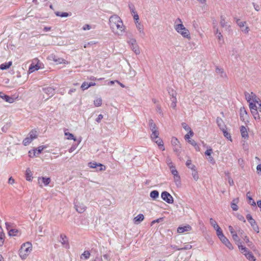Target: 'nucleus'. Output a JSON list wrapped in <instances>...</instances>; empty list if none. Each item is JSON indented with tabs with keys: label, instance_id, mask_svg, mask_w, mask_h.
<instances>
[{
	"label": "nucleus",
	"instance_id": "42",
	"mask_svg": "<svg viewBox=\"0 0 261 261\" xmlns=\"http://www.w3.org/2000/svg\"><path fill=\"white\" fill-rule=\"evenodd\" d=\"M223 132L224 136L227 139L231 140V135L226 130V128H224L223 129H221Z\"/></svg>",
	"mask_w": 261,
	"mask_h": 261
},
{
	"label": "nucleus",
	"instance_id": "6",
	"mask_svg": "<svg viewBox=\"0 0 261 261\" xmlns=\"http://www.w3.org/2000/svg\"><path fill=\"white\" fill-rule=\"evenodd\" d=\"M245 96L246 99L248 102L253 101L255 103H258V102H260L259 99L253 92H251L250 93L245 92Z\"/></svg>",
	"mask_w": 261,
	"mask_h": 261
},
{
	"label": "nucleus",
	"instance_id": "58",
	"mask_svg": "<svg viewBox=\"0 0 261 261\" xmlns=\"http://www.w3.org/2000/svg\"><path fill=\"white\" fill-rule=\"evenodd\" d=\"M89 87V83L87 82H84L82 85L81 88L83 90H85L87 89Z\"/></svg>",
	"mask_w": 261,
	"mask_h": 261
},
{
	"label": "nucleus",
	"instance_id": "41",
	"mask_svg": "<svg viewBox=\"0 0 261 261\" xmlns=\"http://www.w3.org/2000/svg\"><path fill=\"white\" fill-rule=\"evenodd\" d=\"M65 136L67 137L66 138L68 140H73L74 141L76 140L75 138L74 137L72 134L68 132H65Z\"/></svg>",
	"mask_w": 261,
	"mask_h": 261
},
{
	"label": "nucleus",
	"instance_id": "30",
	"mask_svg": "<svg viewBox=\"0 0 261 261\" xmlns=\"http://www.w3.org/2000/svg\"><path fill=\"white\" fill-rule=\"evenodd\" d=\"M238 248L241 252L244 255H245V254H246L248 252H250L248 248L242 245V244L239 245Z\"/></svg>",
	"mask_w": 261,
	"mask_h": 261
},
{
	"label": "nucleus",
	"instance_id": "5",
	"mask_svg": "<svg viewBox=\"0 0 261 261\" xmlns=\"http://www.w3.org/2000/svg\"><path fill=\"white\" fill-rule=\"evenodd\" d=\"M127 43L130 45L131 49L136 54L138 55L140 53L139 47L137 43L136 40L135 38H129L127 41Z\"/></svg>",
	"mask_w": 261,
	"mask_h": 261
},
{
	"label": "nucleus",
	"instance_id": "54",
	"mask_svg": "<svg viewBox=\"0 0 261 261\" xmlns=\"http://www.w3.org/2000/svg\"><path fill=\"white\" fill-rule=\"evenodd\" d=\"M192 248V246L189 244H185L184 246L180 248H177V250H189Z\"/></svg>",
	"mask_w": 261,
	"mask_h": 261
},
{
	"label": "nucleus",
	"instance_id": "7",
	"mask_svg": "<svg viewBox=\"0 0 261 261\" xmlns=\"http://www.w3.org/2000/svg\"><path fill=\"white\" fill-rule=\"evenodd\" d=\"M162 199L167 203L172 204L174 202L173 198L168 192L164 191L161 194Z\"/></svg>",
	"mask_w": 261,
	"mask_h": 261
},
{
	"label": "nucleus",
	"instance_id": "36",
	"mask_svg": "<svg viewBox=\"0 0 261 261\" xmlns=\"http://www.w3.org/2000/svg\"><path fill=\"white\" fill-rule=\"evenodd\" d=\"M144 217L143 214H139L134 218V221L135 223H140L144 220Z\"/></svg>",
	"mask_w": 261,
	"mask_h": 261
},
{
	"label": "nucleus",
	"instance_id": "60",
	"mask_svg": "<svg viewBox=\"0 0 261 261\" xmlns=\"http://www.w3.org/2000/svg\"><path fill=\"white\" fill-rule=\"evenodd\" d=\"M128 7H129V8L132 13H133L134 14L136 13V12L135 11V7L133 4H129Z\"/></svg>",
	"mask_w": 261,
	"mask_h": 261
},
{
	"label": "nucleus",
	"instance_id": "11",
	"mask_svg": "<svg viewBox=\"0 0 261 261\" xmlns=\"http://www.w3.org/2000/svg\"><path fill=\"white\" fill-rule=\"evenodd\" d=\"M219 239L229 249L232 250L233 249L232 245L224 235L220 237Z\"/></svg>",
	"mask_w": 261,
	"mask_h": 261
},
{
	"label": "nucleus",
	"instance_id": "56",
	"mask_svg": "<svg viewBox=\"0 0 261 261\" xmlns=\"http://www.w3.org/2000/svg\"><path fill=\"white\" fill-rule=\"evenodd\" d=\"M103 257L105 259H106V260H107L108 261H110V260H111V251H108V253L103 254Z\"/></svg>",
	"mask_w": 261,
	"mask_h": 261
},
{
	"label": "nucleus",
	"instance_id": "62",
	"mask_svg": "<svg viewBox=\"0 0 261 261\" xmlns=\"http://www.w3.org/2000/svg\"><path fill=\"white\" fill-rule=\"evenodd\" d=\"M231 207L234 211H236L238 210V206L236 203L231 202Z\"/></svg>",
	"mask_w": 261,
	"mask_h": 261
},
{
	"label": "nucleus",
	"instance_id": "61",
	"mask_svg": "<svg viewBox=\"0 0 261 261\" xmlns=\"http://www.w3.org/2000/svg\"><path fill=\"white\" fill-rule=\"evenodd\" d=\"M182 127L186 130L188 131L191 128L188 126L187 124L185 122L181 123Z\"/></svg>",
	"mask_w": 261,
	"mask_h": 261
},
{
	"label": "nucleus",
	"instance_id": "19",
	"mask_svg": "<svg viewBox=\"0 0 261 261\" xmlns=\"http://www.w3.org/2000/svg\"><path fill=\"white\" fill-rule=\"evenodd\" d=\"M220 23L222 28H227L228 29L230 28V25L227 24V22L226 20V17L224 16H221Z\"/></svg>",
	"mask_w": 261,
	"mask_h": 261
},
{
	"label": "nucleus",
	"instance_id": "14",
	"mask_svg": "<svg viewBox=\"0 0 261 261\" xmlns=\"http://www.w3.org/2000/svg\"><path fill=\"white\" fill-rule=\"evenodd\" d=\"M42 90L49 97L53 96L55 93V89L50 87L43 88Z\"/></svg>",
	"mask_w": 261,
	"mask_h": 261
},
{
	"label": "nucleus",
	"instance_id": "52",
	"mask_svg": "<svg viewBox=\"0 0 261 261\" xmlns=\"http://www.w3.org/2000/svg\"><path fill=\"white\" fill-rule=\"evenodd\" d=\"M166 163L167 164V165L168 166L169 168H170L173 166H174L173 165V164L172 162V160L171 159L169 158V157H168L167 159H166Z\"/></svg>",
	"mask_w": 261,
	"mask_h": 261
},
{
	"label": "nucleus",
	"instance_id": "27",
	"mask_svg": "<svg viewBox=\"0 0 261 261\" xmlns=\"http://www.w3.org/2000/svg\"><path fill=\"white\" fill-rule=\"evenodd\" d=\"M249 223L250 224L251 227H252L253 229L257 233H258L259 232V227L256 222V221H255V220L252 221H250L249 222Z\"/></svg>",
	"mask_w": 261,
	"mask_h": 261
},
{
	"label": "nucleus",
	"instance_id": "25",
	"mask_svg": "<svg viewBox=\"0 0 261 261\" xmlns=\"http://www.w3.org/2000/svg\"><path fill=\"white\" fill-rule=\"evenodd\" d=\"M216 72L217 74H219L221 77L225 78L227 77L226 73L222 68L217 67L216 68Z\"/></svg>",
	"mask_w": 261,
	"mask_h": 261
},
{
	"label": "nucleus",
	"instance_id": "45",
	"mask_svg": "<svg viewBox=\"0 0 261 261\" xmlns=\"http://www.w3.org/2000/svg\"><path fill=\"white\" fill-rule=\"evenodd\" d=\"M168 93L171 97L176 96L177 93L173 89L169 88L168 89Z\"/></svg>",
	"mask_w": 261,
	"mask_h": 261
},
{
	"label": "nucleus",
	"instance_id": "34",
	"mask_svg": "<svg viewBox=\"0 0 261 261\" xmlns=\"http://www.w3.org/2000/svg\"><path fill=\"white\" fill-rule=\"evenodd\" d=\"M245 257L247 259L249 260L250 261H255L256 258L253 255L252 253L251 252H248L246 254H245Z\"/></svg>",
	"mask_w": 261,
	"mask_h": 261
},
{
	"label": "nucleus",
	"instance_id": "3",
	"mask_svg": "<svg viewBox=\"0 0 261 261\" xmlns=\"http://www.w3.org/2000/svg\"><path fill=\"white\" fill-rule=\"evenodd\" d=\"M32 251V243L27 242L22 244L19 250V255L22 259H25Z\"/></svg>",
	"mask_w": 261,
	"mask_h": 261
},
{
	"label": "nucleus",
	"instance_id": "57",
	"mask_svg": "<svg viewBox=\"0 0 261 261\" xmlns=\"http://www.w3.org/2000/svg\"><path fill=\"white\" fill-rule=\"evenodd\" d=\"M170 171L173 176L176 175L178 174V172L175 168V166H173L170 168Z\"/></svg>",
	"mask_w": 261,
	"mask_h": 261
},
{
	"label": "nucleus",
	"instance_id": "31",
	"mask_svg": "<svg viewBox=\"0 0 261 261\" xmlns=\"http://www.w3.org/2000/svg\"><path fill=\"white\" fill-rule=\"evenodd\" d=\"M150 196L152 199L155 200L156 198H159V193L156 190H153L150 192Z\"/></svg>",
	"mask_w": 261,
	"mask_h": 261
},
{
	"label": "nucleus",
	"instance_id": "51",
	"mask_svg": "<svg viewBox=\"0 0 261 261\" xmlns=\"http://www.w3.org/2000/svg\"><path fill=\"white\" fill-rule=\"evenodd\" d=\"M39 68H38L37 65H31L29 69V71L30 73L33 72L35 70H37Z\"/></svg>",
	"mask_w": 261,
	"mask_h": 261
},
{
	"label": "nucleus",
	"instance_id": "35",
	"mask_svg": "<svg viewBox=\"0 0 261 261\" xmlns=\"http://www.w3.org/2000/svg\"><path fill=\"white\" fill-rule=\"evenodd\" d=\"M232 238L236 244L238 245V247H239V245L242 244L237 233L232 236Z\"/></svg>",
	"mask_w": 261,
	"mask_h": 261
},
{
	"label": "nucleus",
	"instance_id": "40",
	"mask_svg": "<svg viewBox=\"0 0 261 261\" xmlns=\"http://www.w3.org/2000/svg\"><path fill=\"white\" fill-rule=\"evenodd\" d=\"M210 222L211 225L214 227L215 229H216L217 228L219 227L216 221L213 218H211L210 219Z\"/></svg>",
	"mask_w": 261,
	"mask_h": 261
},
{
	"label": "nucleus",
	"instance_id": "59",
	"mask_svg": "<svg viewBox=\"0 0 261 261\" xmlns=\"http://www.w3.org/2000/svg\"><path fill=\"white\" fill-rule=\"evenodd\" d=\"M228 229H229V231H230L231 236H233V235H234V234H237L236 230H234L232 226H231L230 225L229 226H228Z\"/></svg>",
	"mask_w": 261,
	"mask_h": 261
},
{
	"label": "nucleus",
	"instance_id": "43",
	"mask_svg": "<svg viewBox=\"0 0 261 261\" xmlns=\"http://www.w3.org/2000/svg\"><path fill=\"white\" fill-rule=\"evenodd\" d=\"M94 104L95 107H99L102 104V99L101 98H97L94 101Z\"/></svg>",
	"mask_w": 261,
	"mask_h": 261
},
{
	"label": "nucleus",
	"instance_id": "53",
	"mask_svg": "<svg viewBox=\"0 0 261 261\" xmlns=\"http://www.w3.org/2000/svg\"><path fill=\"white\" fill-rule=\"evenodd\" d=\"M215 230H216L217 235L219 238H220V237H221V236H224L223 233L220 227L217 228Z\"/></svg>",
	"mask_w": 261,
	"mask_h": 261
},
{
	"label": "nucleus",
	"instance_id": "63",
	"mask_svg": "<svg viewBox=\"0 0 261 261\" xmlns=\"http://www.w3.org/2000/svg\"><path fill=\"white\" fill-rule=\"evenodd\" d=\"M213 152V150L211 148L207 149L205 152V154L207 156H211Z\"/></svg>",
	"mask_w": 261,
	"mask_h": 261
},
{
	"label": "nucleus",
	"instance_id": "15",
	"mask_svg": "<svg viewBox=\"0 0 261 261\" xmlns=\"http://www.w3.org/2000/svg\"><path fill=\"white\" fill-rule=\"evenodd\" d=\"M240 111L241 120H242L243 121H245L246 120H247L248 114L245 109L244 107H242L241 108Z\"/></svg>",
	"mask_w": 261,
	"mask_h": 261
},
{
	"label": "nucleus",
	"instance_id": "20",
	"mask_svg": "<svg viewBox=\"0 0 261 261\" xmlns=\"http://www.w3.org/2000/svg\"><path fill=\"white\" fill-rule=\"evenodd\" d=\"M60 239L59 240L60 242L62 244L65 245L66 247L68 246V238L64 234H61L60 235Z\"/></svg>",
	"mask_w": 261,
	"mask_h": 261
},
{
	"label": "nucleus",
	"instance_id": "49",
	"mask_svg": "<svg viewBox=\"0 0 261 261\" xmlns=\"http://www.w3.org/2000/svg\"><path fill=\"white\" fill-rule=\"evenodd\" d=\"M236 23L241 28H242L245 26L246 22V21H241L239 19H237Z\"/></svg>",
	"mask_w": 261,
	"mask_h": 261
},
{
	"label": "nucleus",
	"instance_id": "8",
	"mask_svg": "<svg viewBox=\"0 0 261 261\" xmlns=\"http://www.w3.org/2000/svg\"><path fill=\"white\" fill-rule=\"evenodd\" d=\"M45 147L43 146H39L37 148L34 149L29 151V155L31 158H34L37 156L40 153H41Z\"/></svg>",
	"mask_w": 261,
	"mask_h": 261
},
{
	"label": "nucleus",
	"instance_id": "47",
	"mask_svg": "<svg viewBox=\"0 0 261 261\" xmlns=\"http://www.w3.org/2000/svg\"><path fill=\"white\" fill-rule=\"evenodd\" d=\"M90 255V252L88 251H85L82 254L81 258H84L85 259H87L89 258Z\"/></svg>",
	"mask_w": 261,
	"mask_h": 261
},
{
	"label": "nucleus",
	"instance_id": "17",
	"mask_svg": "<svg viewBox=\"0 0 261 261\" xmlns=\"http://www.w3.org/2000/svg\"><path fill=\"white\" fill-rule=\"evenodd\" d=\"M0 97L4 99L6 102L9 103H12L14 102V99L7 95L5 94L2 92H0Z\"/></svg>",
	"mask_w": 261,
	"mask_h": 261
},
{
	"label": "nucleus",
	"instance_id": "1",
	"mask_svg": "<svg viewBox=\"0 0 261 261\" xmlns=\"http://www.w3.org/2000/svg\"><path fill=\"white\" fill-rule=\"evenodd\" d=\"M109 25L112 31L117 36H122L125 31V27L122 19L117 15H113L109 18Z\"/></svg>",
	"mask_w": 261,
	"mask_h": 261
},
{
	"label": "nucleus",
	"instance_id": "64",
	"mask_svg": "<svg viewBox=\"0 0 261 261\" xmlns=\"http://www.w3.org/2000/svg\"><path fill=\"white\" fill-rule=\"evenodd\" d=\"M134 19L135 20L136 23H139V17L137 13L134 14Z\"/></svg>",
	"mask_w": 261,
	"mask_h": 261
},
{
	"label": "nucleus",
	"instance_id": "28",
	"mask_svg": "<svg viewBox=\"0 0 261 261\" xmlns=\"http://www.w3.org/2000/svg\"><path fill=\"white\" fill-rule=\"evenodd\" d=\"M32 175H33V174H32L31 170L29 168H28L26 170V172H25L26 179L28 181H31L32 179Z\"/></svg>",
	"mask_w": 261,
	"mask_h": 261
},
{
	"label": "nucleus",
	"instance_id": "46",
	"mask_svg": "<svg viewBox=\"0 0 261 261\" xmlns=\"http://www.w3.org/2000/svg\"><path fill=\"white\" fill-rule=\"evenodd\" d=\"M33 141V140L30 137H27L25 138L23 141V144L24 146H27L32 141Z\"/></svg>",
	"mask_w": 261,
	"mask_h": 261
},
{
	"label": "nucleus",
	"instance_id": "33",
	"mask_svg": "<svg viewBox=\"0 0 261 261\" xmlns=\"http://www.w3.org/2000/svg\"><path fill=\"white\" fill-rule=\"evenodd\" d=\"M12 65V62H9L8 63H5L2 64L0 65V69L1 70H6L8 69Z\"/></svg>",
	"mask_w": 261,
	"mask_h": 261
},
{
	"label": "nucleus",
	"instance_id": "37",
	"mask_svg": "<svg viewBox=\"0 0 261 261\" xmlns=\"http://www.w3.org/2000/svg\"><path fill=\"white\" fill-rule=\"evenodd\" d=\"M244 240L247 244L248 246L250 248L253 249L254 247L253 243L252 242L250 241L249 238L247 236H245Z\"/></svg>",
	"mask_w": 261,
	"mask_h": 261
},
{
	"label": "nucleus",
	"instance_id": "39",
	"mask_svg": "<svg viewBox=\"0 0 261 261\" xmlns=\"http://www.w3.org/2000/svg\"><path fill=\"white\" fill-rule=\"evenodd\" d=\"M251 114H252L255 120H259L260 119L258 112L257 110H254L251 111Z\"/></svg>",
	"mask_w": 261,
	"mask_h": 261
},
{
	"label": "nucleus",
	"instance_id": "48",
	"mask_svg": "<svg viewBox=\"0 0 261 261\" xmlns=\"http://www.w3.org/2000/svg\"><path fill=\"white\" fill-rule=\"evenodd\" d=\"M249 194H250V192H248L247 193V198L249 200V202L250 203H251V204L252 205H255L256 204H255V201L253 200L252 198L249 195Z\"/></svg>",
	"mask_w": 261,
	"mask_h": 261
},
{
	"label": "nucleus",
	"instance_id": "9",
	"mask_svg": "<svg viewBox=\"0 0 261 261\" xmlns=\"http://www.w3.org/2000/svg\"><path fill=\"white\" fill-rule=\"evenodd\" d=\"M48 59L50 61H53L57 64L64 63L67 64L68 62H66V61L62 58H58L56 57L55 55L51 54L48 57Z\"/></svg>",
	"mask_w": 261,
	"mask_h": 261
},
{
	"label": "nucleus",
	"instance_id": "24",
	"mask_svg": "<svg viewBox=\"0 0 261 261\" xmlns=\"http://www.w3.org/2000/svg\"><path fill=\"white\" fill-rule=\"evenodd\" d=\"M148 125H149V129L151 131V133H152L153 132H155V131L158 130L156 125L154 123L152 119L149 120Z\"/></svg>",
	"mask_w": 261,
	"mask_h": 261
},
{
	"label": "nucleus",
	"instance_id": "2",
	"mask_svg": "<svg viewBox=\"0 0 261 261\" xmlns=\"http://www.w3.org/2000/svg\"><path fill=\"white\" fill-rule=\"evenodd\" d=\"M174 28L176 31L180 34L183 37L187 39L190 38L189 31L184 27L180 18H178L176 19L174 22Z\"/></svg>",
	"mask_w": 261,
	"mask_h": 261
},
{
	"label": "nucleus",
	"instance_id": "10",
	"mask_svg": "<svg viewBox=\"0 0 261 261\" xmlns=\"http://www.w3.org/2000/svg\"><path fill=\"white\" fill-rule=\"evenodd\" d=\"M171 144L174 147V151L178 152L179 151L180 146L179 141L175 137H173L171 140Z\"/></svg>",
	"mask_w": 261,
	"mask_h": 261
},
{
	"label": "nucleus",
	"instance_id": "18",
	"mask_svg": "<svg viewBox=\"0 0 261 261\" xmlns=\"http://www.w3.org/2000/svg\"><path fill=\"white\" fill-rule=\"evenodd\" d=\"M216 122L218 127L221 130H224V128H226V126L225 125L223 120L221 118L217 117L216 119Z\"/></svg>",
	"mask_w": 261,
	"mask_h": 261
},
{
	"label": "nucleus",
	"instance_id": "13",
	"mask_svg": "<svg viewBox=\"0 0 261 261\" xmlns=\"http://www.w3.org/2000/svg\"><path fill=\"white\" fill-rule=\"evenodd\" d=\"M88 166L91 168H95L97 167H99V171H105L106 167L100 163H97L96 162H90L88 163Z\"/></svg>",
	"mask_w": 261,
	"mask_h": 261
},
{
	"label": "nucleus",
	"instance_id": "4",
	"mask_svg": "<svg viewBox=\"0 0 261 261\" xmlns=\"http://www.w3.org/2000/svg\"><path fill=\"white\" fill-rule=\"evenodd\" d=\"M159 130L153 132L150 135V138L152 141L156 143L160 149L162 150H165L164 147L163 142L162 140L159 137Z\"/></svg>",
	"mask_w": 261,
	"mask_h": 261
},
{
	"label": "nucleus",
	"instance_id": "23",
	"mask_svg": "<svg viewBox=\"0 0 261 261\" xmlns=\"http://www.w3.org/2000/svg\"><path fill=\"white\" fill-rule=\"evenodd\" d=\"M75 207L77 212L82 213L86 210V206L82 203L75 204Z\"/></svg>",
	"mask_w": 261,
	"mask_h": 261
},
{
	"label": "nucleus",
	"instance_id": "55",
	"mask_svg": "<svg viewBox=\"0 0 261 261\" xmlns=\"http://www.w3.org/2000/svg\"><path fill=\"white\" fill-rule=\"evenodd\" d=\"M192 175L195 180L197 181L198 179V174L196 170L192 171Z\"/></svg>",
	"mask_w": 261,
	"mask_h": 261
},
{
	"label": "nucleus",
	"instance_id": "29",
	"mask_svg": "<svg viewBox=\"0 0 261 261\" xmlns=\"http://www.w3.org/2000/svg\"><path fill=\"white\" fill-rule=\"evenodd\" d=\"M174 181L177 187H180L181 186L180 177L179 174L173 176Z\"/></svg>",
	"mask_w": 261,
	"mask_h": 261
},
{
	"label": "nucleus",
	"instance_id": "50",
	"mask_svg": "<svg viewBox=\"0 0 261 261\" xmlns=\"http://www.w3.org/2000/svg\"><path fill=\"white\" fill-rule=\"evenodd\" d=\"M37 136V132L32 130L29 134V137L33 140L36 138Z\"/></svg>",
	"mask_w": 261,
	"mask_h": 261
},
{
	"label": "nucleus",
	"instance_id": "26",
	"mask_svg": "<svg viewBox=\"0 0 261 261\" xmlns=\"http://www.w3.org/2000/svg\"><path fill=\"white\" fill-rule=\"evenodd\" d=\"M8 231L10 236H17L19 233L18 230L15 228H8Z\"/></svg>",
	"mask_w": 261,
	"mask_h": 261
},
{
	"label": "nucleus",
	"instance_id": "38",
	"mask_svg": "<svg viewBox=\"0 0 261 261\" xmlns=\"http://www.w3.org/2000/svg\"><path fill=\"white\" fill-rule=\"evenodd\" d=\"M55 14L56 15V16H60L61 17H66L71 15V14H70L67 12H58V11L56 12Z\"/></svg>",
	"mask_w": 261,
	"mask_h": 261
},
{
	"label": "nucleus",
	"instance_id": "21",
	"mask_svg": "<svg viewBox=\"0 0 261 261\" xmlns=\"http://www.w3.org/2000/svg\"><path fill=\"white\" fill-rule=\"evenodd\" d=\"M241 136L244 139L248 138V133L247 128L244 126H241L240 127Z\"/></svg>",
	"mask_w": 261,
	"mask_h": 261
},
{
	"label": "nucleus",
	"instance_id": "44",
	"mask_svg": "<svg viewBox=\"0 0 261 261\" xmlns=\"http://www.w3.org/2000/svg\"><path fill=\"white\" fill-rule=\"evenodd\" d=\"M256 103H255L253 101L249 102V109H250V111L257 110L258 107H257L256 106Z\"/></svg>",
	"mask_w": 261,
	"mask_h": 261
},
{
	"label": "nucleus",
	"instance_id": "16",
	"mask_svg": "<svg viewBox=\"0 0 261 261\" xmlns=\"http://www.w3.org/2000/svg\"><path fill=\"white\" fill-rule=\"evenodd\" d=\"M192 227L189 225H187L184 226H179L177 228V232L179 233H181L189 231L191 230Z\"/></svg>",
	"mask_w": 261,
	"mask_h": 261
},
{
	"label": "nucleus",
	"instance_id": "12",
	"mask_svg": "<svg viewBox=\"0 0 261 261\" xmlns=\"http://www.w3.org/2000/svg\"><path fill=\"white\" fill-rule=\"evenodd\" d=\"M38 181L40 187H42V184L46 186L50 182V178L49 177H39L38 178Z\"/></svg>",
	"mask_w": 261,
	"mask_h": 261
},
{
	"label": "nucleus",
	"instance_id": "32",
	"mask_svg": "<svg viewBox=\"0 0 261 261\" xmlns=\"http://www.w3.org/2000/svg\"><path fill=\"white\" fill-rule=\"evenodd\" d=\"M5 233L3 228L0 226V246H2L4 242Z\"/></svg>",
	"mask_w": 261,
	"mask_h": 261
},
{
	"label": "nucleus",
	"instance_id": "22",
	"mask_svg": "<svg viewBox=\"0 0 261 261\" xmlns=\"http://www.w3.org/2000/svg\"><path fill=\"white\" fill-rule=\"evenodd\" d=\"M136 25L138 31L140 34V36L142 37H144L145 36V32H144L143 25L141 24V22L136 23Z\"/></svg>",
	"mask_w": 261,
	"mask_h": 261
}]
</instances>
